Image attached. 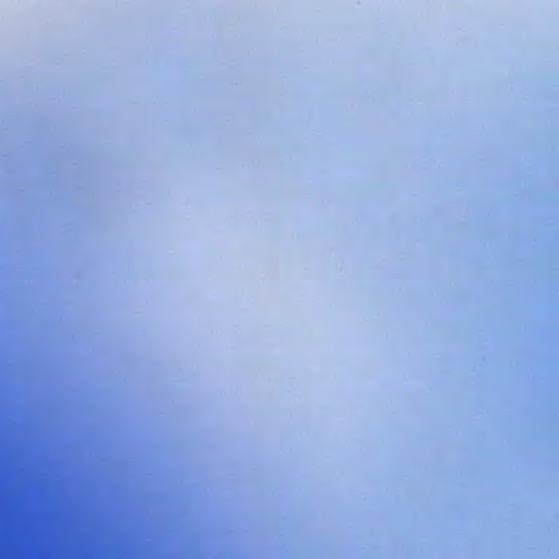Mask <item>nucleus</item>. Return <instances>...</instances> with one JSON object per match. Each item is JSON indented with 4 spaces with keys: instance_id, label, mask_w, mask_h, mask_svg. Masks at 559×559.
Wrapping results in <instances>:
<instances>
[{
    "instance_id": "obj_1",
    "label": "nucleus",
    "mask_w": 559,
    "mask_h": 559,
    "mask_svg": "<svg viewBox=\"0 0 559 559\" xmlns=\"http://www.w3.org/2000/svg\"><path fill=\"white\" fill-rule=\"evenodd\" d=\"M32 552H33V549H32V546L29 547V557L32 558Z\"/></svg>"
},
{
    "instance_id": "obj_2",
    "label": "nucleus",
    "mask_w": 559,
    "mask_h": 559,
    "mask_svg": "<svg viewBox=\"0 0 559 559\" xmlns=\"http://www.w3.org/2000/svg\"><path fill=\"white\" fill-rule=\"evenodd\" d=\"M36 484H37V485L39 484V480H38V479L36 480Z\"/></svg>"
}]
</instances>
